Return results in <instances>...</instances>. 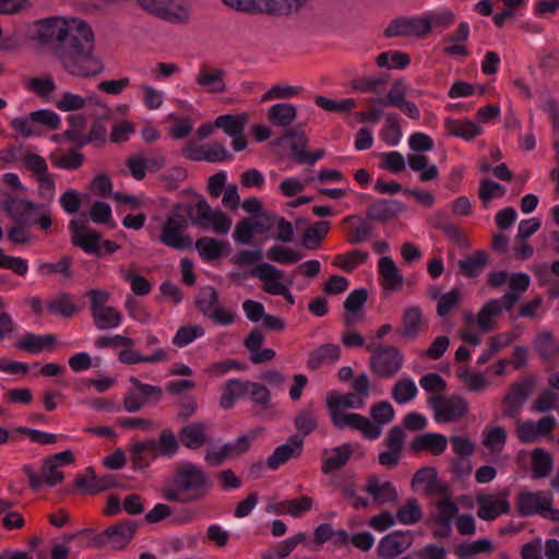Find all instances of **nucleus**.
Returning <instances> with one entry per match:
<instances>
[{
    "label": "nucleus",
    "instance_id": "nucleus-25",
    "mask_svg": "<svg viewBox=\"0 0 559 559\" xmlns=\"http://www.w3.org/2000/svg\"><path fill=\"white\" fill-rule=\"evenodd\" d=\"M504 309L502 299H491L486 302L476 316L477 325L483 333L491 332L496 329V318Z\"/></svg>",
    "mask_w": 559,
    "mask_h": 559
},
{
    "label": "nucleus",
    "instance_id": "nucleus-2",
    "mask_svg": "<svg viewBox=\"0 0 559 559\" xmlns=\"http://www.w3.org/2000/svg\"><path fill=\"white\" fill-rule=\"evenodd\" d=\"M211 489L207 473L192 462L178 464L167 485L162 488V496L168 502L190 504L204 500Z\"/></svg>",
    "mask_w": 559,
    "mask_h": 559
},
{
    "label": "nucleus",
    "instance_id": "nucleus-62",
    "mask_svg": "<svg viewBox=\"0 0 559 559\" xmlns=\"http://www.w3.org/2000/svg\"><path fill=\"white\" fill-rule=\"evenodd\" d=\"M368 258V253L361 250H354L347 254H338L335 257L334 264L345 271H353L357 265L364 263Z\"/></svg>",
    "mask_w": 559,
    "mask_h": 559
},
{
    "label": "nucleus",
    "instance_id": "nucleus-33",
    "mask_svg": "<svg viewBox=\"0 0 559 559\" xmlns=\"http://www.w3.org/2000/svg\"><path fill=\"white\" fill-rule=\"evenodd\" d=\"M423 313L418 307H407L403 313L400 335L406 340L415 338L421 330Z\"/></svg>",
    "mask_w": 559,
    "mask_h": 559
},
{
    "label": "nucleus",
    "instance_id": "nucleus-57",
    "mask_svg": "<svg viewBox=\"0 0 559 559\" xmlns=\"http://www.w3.org/2000/svg\"><path fill=\"white\" fill-rule=\"evenodd\" d=\"M87 475H90L91 484L86 487V495H95L117 486L112 475L96 476L93 467H87Z\"/></svg>",
    "mask_w": 559,
    "mask_h": 559
},
{
    "label": "nucleus",
    "instance_id": "nucleus-26",
    "mask_svg": "<svg viewBox=\"0 0 559 559\" xmlns=\"http://www.w3.org/2000/svg\"><path fill=\"white\" fill-rule=\"evenodd\" d=\"M448 439L441 433H425L415 437L411 443L414 452L428 451L432 455H440L447 449Z\"/></svg>",
    "mask_w": 559,
    "mask_h": 559
},
{
    "label": "nucleus",
    "instance_id": "nucleus-52",
    "mask_svg": "<svg viewBox=\"0 0 559 559\" xmlns=\"http://www.w3.org/2000/svg\"><path fill=\"white\" fill-rule=\"evenodd\" d=\"M52 165L62 169H78L83 165L84 155L76 150H70L66 154L52 153L50 155Z\"/></svg>",
    "mask_w": 559,
    "mask_h": 559
},
{
    "label": "nucleus",
    "instance_id": "nucleus-60",
    "mask_svg": "<svg viewBox=\"0 0 559 559\" xmlns=\"http://www.w3.org/2000/svg\"><path fill=\"white\" fill-rule=\"evenodd\" d=\"M93 99L94 97H88L85 99L79 94L66 92L57 100L56 107L61 111H74L82 109L85 107L87 100L92 102Z\"/></svg>",
    "mask_w": 559,
    "mask_h": 559
},
{
    "label": "nucleus",
    "instance_id": "nucleus-22",
    "mask_svg": "<svg viewBox=\"0 0 559 559\" xmlns=\"http://www.w3.org/2000/svg\"><path fill=\"white\" fill-rule=\"evenodd\" d=\"M423 487V490L427 495L432 493H445L448 491L447 485L438 481V474L436 468L425 466L419 468L412 480V487Z\"/></svg>",
    "mask_w": 559,
    "mask_h": 559
},
{
    "label": "nucleus",
    "instance_id": "nucleus-6",
    "mask_svg": "<svg viewBox=\"0 0 559 559\" xmlns=\"http://www.w3.org/2000/svg\"><path fill=\"white\" fill-rule=\"evenodd\" d=\"M438 423H453L463 418L468 412L466 401L460 395H435L428 399Z\"/></svg>",
    "mask_w": 559,
    "mask_h": 559
},
{
    "label": "nucleus",
    "instance_id": "nucleus-7",
    "mask_svg": "<svg viewBox=\"0 0 559 559\" xmlns=\"http://www.w3.org/2000/svg\"><path fill=\"white\" fill-rule=\"evenodd\" d=\"M136 528L138 524L132 520L109 526L92 539V546L97 548L110 546L114 549H122L132 539Z\"/></svg>",
    "mask_w": 559,
    "mask_h": 559
},
{
    "label": "nucleus",
    "instance_id": "nucleus-18",
    "mask_svg": "<svg viewBox=\"0 0 559 559\" xmlns=\"http://www.w3.org/2000/svg\"><path fill=\"white\" fill-rule=\"evenodd\" d=\"M405 435L401 427L396 426L390 429L385 444L386 451L379 454V463L385 467H394L399 464L402 450L404 448Z\"/></svg>",
    "mask_w": 559,
    "mask_h": 559
},
{
    "label": "nucleus",
    "instance_id": "nucleus-27",
    "mask_svg": "<svg viewBox=\"0 0 559 559\" xmlns=\"http://www.w3.org/2000/svg\"><path fill=\"white\" fill-rule=\"evenodd\" d=\"M341 357V348L335 344H323L309 355L307 366L311 370L319 369L322 365L333 364Z\"/></svg>",
    "mask_w": 559,
    "mask_h": 559
},
{
    "label": "nucleus",
    "instance_id": "nucleus-39",
    "mask_svg": "<svg viewBox=\"0 0 559 559\" xmlns=\"http://www.w3.org/2000/svg\"><path fill=\"white\" fill-rule=\"evenodd\" d=\"M250 385V381H241L238 379L227 381L224 393L221 397V406L223 408L233 407L235 399L243 396L249 391Z\"/></svg>",
    "mask_w": 559,
    "mask_h": 559
},
{
    "label": "nucleus",
    "instance_id": "nucleus-10",
    "mask_svg": "<svg viewBox=\"0 0 559 559\" xmlns=\"http://www.w3.org/2000/svg\"><path fill=\"white\" fill-rule=\"evenodd\" d=\"M309 0H253L250 13H265L277 16L298 14Z\"/></svg>",
    "mask_w": 559,
    "mask_h": 559
},
{
    "label": "nucleus",
    "instance_id": "nucleus-1",
    "mask_svg": "<svg viewBox=\"0 0 559 559\" xmlns=\"http://www.w3.org/2000/svg\"><path fill=\"white\" fill-rule=\"evenodd\" d=\"M34 38L51 52L70 75L87 79L104 71L103 61L94 52V34L82 20H41L35 26Z\"/></svg>",
    "mask_w": 559,
    "mask_h": 559
},
{
    "label": "nucleus",
    "instance_id": "nucleus-32",
    "mask_svg": "<svg viewBox=\"0 0 559 559\" xmlns=\"http://www.w3.org/2000/svg\"><path fill=\"white\" fill-rule=\"evenodd\" d=\"M448 134L462 138L466 141L473 140L481 133V128L471 120H455L448 118L444 121Z\"/></svg>",
    "mask_w": 559,
    "mask_h": 559
},
{
    "label": "nucleus",
    "instance_id": "nucleus-28",
    "mask_svg": "<svg viewBox=\"0 0 559 559\" xmlns=\"http://www.w3.org/2000/svg\"><path fill=\"white\" fill-rule=\"evenodd\" d=\"M533 346L543 360L559 357V340L550 331L539 332L533 341Z\"/></svg>",
    "mask_w": 559,
    "mask_h": 559
},
{
    "label": "nucleus",
    "instance_id": "nucleus-42",
    "mask_svg": "<svg viewBox=\"0 0 559 559\" xmlns=\"http://www.w3.org/2000/svg\"><path fill=\"white\" fill-rule=\"evenodd\" d=\"M407 87L403 80H395L385 97L370 98L369 103L376 102L383 106L399 108L406 100Z\"/></svg>",
    "mask_w": 559,
    "mask_h": 559
},
{
    "label": "nucleus",
    "instance_id": "nucleus-14",
    "mask_svg": "<svg viewBox=\"0 0 559 559\" xmlns=\"http://www.w3.org/2000/svg\"><path fill=\"white\" fill-rule=\"evenodd\" d=\"M251 274L263 281V292L272 295H285L286 286L281 283L284 273L274 265L261 263L252 270Z\"/></svg>",
    "mask_w": 559,
    "mask_h": 559
},
{
    "label": "nucleus",
    "instance_id": "nucleus-58",
    "mask_svg": "<svg viewBox=\"0 0 559 559\" xmlns=\"http://www.w3.org/2000/svg\"><path fill=\"white\" fill-rule=\"evenodd\" d=\"M313 500L310 497L302 496L299 499L284 501L278 507V512L288 513L294 518L299 516L312 508Z\"/></svg>",
    "mask_w": 559,
    "mask_h": 559
},
{
    "label": "nucleus",
    "instance_id": "nucleus-16",
    "mask_svg": "<svg viewBox=\"0 0 559 559\" xmlns=\"http://www.w3.org/2000/svg\"><path fill=\"white\" fill-rule=\"evenodd\" d=\"M507 492H500L498 495H486L477 498L479 508L477 515L486 521H491L498 518L500 514H506L510 511V503L507 499Z\"/></svg>",
    "mask_w": 559,
    "mask_h": 559
},
{
    "label": "nucleus",
    "instance_id": "nucleus-37",
    "mask_svg": "<svg viewBox=\"0 0 559 559\" xmlns=\"http://www.w3.org/2000/svg\"><path fill=\"white\" fill-rule=\"evenodd\" d=\"M119 360L122 364L134 365L140 362H158L168 359V354L163 348H157L150 356L141 355L140 353L132 349V347H126L118 355Z\"/></svg>",
    "mask_w": 559,
    "mask_h": 559
},
{
    "label": "nucleus",
    "instance_id": "nucleus-12",
    "mask_svg": "<svg viewBox=\"0 0 559 559\" xmlns=\"http://www.w3.org/2000/svg\"><path fill=\"white\" fill-rule=\"evenodd\" d=\"M412 544L413 537L409 532L395 531L380 540L377 552L380 558L392 559L407 550Z\"/></svg>",
    "mask_w": 559,
    "mask_h": 559
},
{
    "label": "nucleus",
    "instance_id": "nucleus-45",
    "mask_svg": "<svg viewBox=\"0 0 559 559\" xmlns=\"http://www.w3.org/2000/svg\"><path fill=\"white\" fill-rule=\"evenodd\" d=\"M282 140L290 141V148L294 152L298 163H305L307 159V143L308 139L305 132L298 128L288 130L282 138Z\"/></svg>",
    "mask_w": 559,
    "mask_h": 559
},
{
    "label": "nucleus",
    "instance_id": "nucleus-40",
    "mask_svg": "<svg viewBox=\"0 0 559 559\" xmlns=\"http://www.w3.org/2000/svg\"><path fill=\"white\" fill-rule=\"evenodd\" d=\"M329 230V222H316L312 226L305 230L301 237V245L308 249H317L320 246L322 239L328 235Z\"/></svg>",
    "mask_w": 559,
    "mask_h": 559
},
{
    "label": "nucleus",
    "instance_id": "nucleus-15",
    "mask_svg": "<svg viewBox=\"0 0 559 559\" xmlns=\"http://www.w3.org/2000/svg\"><path fill=\"white\" fill-rule=\"evenodd\" d=\"M557 426V420L552 416H545L537 423L532 420L524 421L518 426V438L524 443H532L538 438L549 435Z\"/></svg>",
    "mask_w": 559,
    "mask_h": 559
},
{
    "label": "nucleus",
    "instance_id": "nucleus-19",
    "mask_svg": "<svg viewBox=\"0 0 559 559\" xmlns=\"http://www.w3.org/2000/svg\"><path fill=\"white\" fill-rule=\"evenodd\" d=\"M304 439L299 435H293L285 444L277 447L267 457L266 465L276 469L292 457H298L302 451Z\"/></svg>",
    "mask_w": 559,
    "mask_h": 559
},
{
    "label": "nucleus",
    "instance_id": "nucleus-46",
    "mask_svg": "<svg viewBox=\"0 0 559 559\" xmlns=\"http://www.w3.org/2000/svg\"><path fill=\"white\" fill-rule=\"evenodd\" d=\"M488 254L485 251H476L472 257L459 261L460 272L467 277H475L487 264Z\"/></svg>",
    "mask_w": 559,
    "mask_h": 559
},
{
    "label": "nucleus",
    "instance_id": "nucleus-11",
    "mask_svg": "<svg viewBox=\"0 0 559 559\" xmlns=\"http://www.w3.org/2000/svg\"><path fill=\"white\" fill-rule=\"evenodd\" d=\"M429 34V24L425 16L399 17L393 20L384 29L386 37L415 36L425 37Z\"/></svg>",
    "mask_w": 559,
    "mask_h": 559
},
{
    "label": "nucleus",
    "instance_id": "nucleus-55",
    "mask_svg": "<svg viewBox=\"0 0 559 559\" xmlns=\"http://www.w3.org/2000/svg\"><path fill=\"white\" fill-rule=\"evenodd\" d=\"M314 102L318 107L332 112H349L356 107V102L353 98L334 100L319 95Z\"/></svg>",
    "mask_w": 559,
    "mask_h": 559
},
{
    "label": "nucleus",
    "instance_id": "nucleus-50",
    "mask_svg": "<svg viewBox=\"0 0 559 559\" xmlns=\"http://www.w3.org/2000/svg\"><path fill=\"white\" fill-rule=\"evenodd\" d=\"M533 477H546L552 468V459L544 449L537 448L532 452Z\"/></svg>",
    "mask_w": 559,
    "mask_h": 559
},
{
    "label": "nucleus",
    "instance_id": "nucleus-13",
    "mask_svg": "<svg viewBox=\"0 0 559 559\" xmlns=\"http://www.w3.org/2000/svg\"><path fill=\"white\" fill-rule=\"evenodd\" d=\"M178 438L180 443L189 450H198L212 443L209 425L203 421H193L183 426L178 432Z\"/></svg>",
    "mask_w": 559,
    "mask_h": 559
},
{
    "label": "nucleus",
    "instance_id": "nucleus-35",
    "mask_svg": "<svg viewBox=\"0 0 559 559\" xmlns=\"http://www.w3.org/2000/svg\"><path fill=\"white\" fill-rule=\"evenodd\" d=\"M229 247L228 242L217 240L211 237H201L195 242V249L199 254L207 261L217 260L222 257L223 252Z\"/></svg>",
    "mask_w": 559,
    "mask_h": 559
},
{
    "label": "nucleus",
    "instance_id": "nucleus-44",
    "mask_svg": "<svg viewBox=\"0 0 559 559\" xmlns=\"http://www.w3.org/2000/svg\"><path fill=\"white\" fill-rule=\"evenodd\" d=\"M421 518V507L415 498L406 499L405 503L396 512V521L405 525L416 524Z\"/></svg>",
    "mask_w": 559,
    "mask_h": 559
},
{
    "label": "nucleus",
    "instance_id": "nucleus-54",
    "mask_svg": "<svg viewBox=\"0 0 559 559\" xmlns=\"http://www.w3.org/2000/svg\"><path fill=\"white\" fill-rule=\"evenodd\" d=\"M198 309L204 314L209 316L216 306H218V293L211 286L203 287L199 290L195 299Z\"/></svg>",
    "mask_w": 559,
    "mask_h": 559
},
{
    "label": "nucleus",
    "instance_id": "nucleus-43",
    "mask_svg": "<svg viewBox=\"0 0 559 559\" xmlns=\"http://www.w3.org/2000/svg\"><path fill=\"white\" fill-rule=\"evenodd\" d=\"M94 324L99 330L114 329L122 321L121 313L114 307H104L92 313Z\"/></svg>",
    "mask_w": 559,
    "mask_h": 559
},
{
    "label": "nucleus",
    "instance_id": "nucleus-47",
    "mask_svg": "<svg viewBox=\"0 0 559 559\" xmlns=\"http://www.w3.org/2000/svg\"><path fill=\"white\" fill-rule=\"evenodd\" d=\"M296 114L295 106L283 103L272 106L269 110L267 118L275 124L287 127L295 120Z\"/></svg>",
    "mask_w": 559,
    "mask_h": 559
},
{
    "label": "nucleus",
    "instance_id": "nucleus-36",
    "mask_svg": "<svg viewBox=\"0 0 559 559\" xmlns=\"http://www.w3.org/2000/svg\"><path fill=\"white\" fill-rule=\"evenodd\" d=\"M353 448L349 443H345L341 447L332 450V455L323 459L322 472L328 475L334 471L341 469L346 465L350 456L353 455Z\"/></svg>",
    "mask_w": 559,
    "mask_h": 559
},
{
    "label": "nucleus",
    "instance_id": "nucleus-34",
    "mask_svg": "<svg viewBox=\"0 0 559 559\" xmlns=\"http://www.w3.org/2000/svg\"><path fill=\"white\" fill-rule=\"evenodd\" d=\"M365 404L362 396L356 393L341 394L331 392L326 396L328 411H345L347 408H361Z\"/></svg>",
    "mask_w": 559,
    "mask_h": 559
},
{
    "label": "nucleus",
    "instance_id": "nucleus-8",
    "mask_svg": "<svg viewBox=\"0 0 559 559\" xmlns=\"http://www.w3.org/2000/svg\"><path fill=\"white\" fill-rule=\"evenodd\" d=\"M187 227V219L181 214L175 213L168 216L163 225L159 240L167 247L176 250L190 249L192 240L190 237L183 235Z\"/></svg>",
    "mask_w": 559,
    "mask_h": 559
},
{
    "label": "nucleus",
    "instance_id": "nucleus-29",
    "mask_svg": "<svg viewBox=\"0 0 559 559\" xmlns=\"http://www.w3.org/2000/svg\"><path fill=\"white\" fill-rule=\"evenodd\" d=\"M379 273L382 277L384 289L396 290L403 284V276L390 257H382L379 260Z\"/></svg>",
    "mask_w": 559,
    "mask_h": 559
},
{
    "label": "nucleus",
    "instance_id": "nucleus-53",
    "mask_svg": "<svg viewBox=\"0 0 559 559\" xmlns=\"http://www.w3.org/2000/svg\"><path fill=\"white\" fill-rule=\"evenodd\" d=\"M417 394V388L413 380L408 378L400 379L392 388V397L399 404H405L413 400Z\"/></svg>",
    "mask_w": 559,
    "mask_h": 559
},
{
    "label": "nucleus",
    "instance_id": "nucleus-63",
    "mask_svg": "<svg viewBox=\"0 0 559 559\" xmlns=\"http://www.w3.org/2000/svg\"><path fill=\"white\" fill-rule=\"evenodd\" d=\"M255 231L257 230L253 225V218H242L236 224L234 239L238 243L248 245L251 242Z\"/></svg>",
    "mask_w": 559,
    "mask_h": 559
},
{
    "label": "nucleus",
    "instance_id": "nucleus-41",
    "mask_svg": "<svg viewBox=\"0 0 559 559\" xmlns=\"http://www.w3.org/2000/svg\"><path fill=\"white\" fill-rule=\"evenodd\" d=\"M248 118L246 115H222L215 120V127L231 136L243 133Z\"/></svg>",
    "mask_w": 559,
    "mask_h": 559
},
{
    "label": "nucleus",
    "instance_id": "nucleus-5",
    "mask_svg": "<svg viewBox=\"0 0 559 559\" xmlns=\"http://www.w3.org/2000/svg\"><path fill=\"white\" fill-rule=\"evenodd\" d=\"M551 491H522L518 496L516 510L521 516L538 514L551 522H559V509L552 508Z\"/></svg>",
    "mask_w": 559,
    "mask_h": 559
},
{
    "label": "nucleus",
    "instance_id": "nucleus-56",
    "mask_svg": "<svg viewBox=\"0 0 559 559\" xmlns=\"http://www.w3.org/2000/svg\"><path fill=\"white\" fill-rule=\"evenodd\" d=\"M504 193H506V188L503 186H501L500 183H498L489 178H485L480 181L478 195H479V199L485 207L488 206L489 202L493 198L503 197Z\"/></svg>",
    "mask_w": 559,
    "mask_h": 559
},
{
    "label": "nucleus",
    "instance_id": "nucleus-21",
    "mask_svg": "<svg viewBox=\"0 0 559 559\" xmlns=\"http://www.w3.org/2000/svg\"><path fill=\"white\" fill-rule=\"evenodd\" d=\"M404 205L396 200H379L367 209V216L371 221L386 223L403 212Z\"/></svg>",
    "mask_w": 559,
    "mask_h": 559
},
{
    "label": "nucleus",
    "instance_id": "nucleus-23",
    "mask_svg": "<svg viewBox=\"0 0 559 559\" xmlns=\"http://www.w3.org/2000/svg\"><path fill=\"white\" fill-rule=\"evenodd\" d=\"M225 74L223 69L203 66L195 81L210 93H223L226 90Z\"/></svg>",
    "mask_w": 559,
    "mask_h": 559
},
{
    "label": "nucleus",
    "instance_id": "nucleus-61",
    "mask_svg": "<svg viewBox=\"0 0 559 559\" xmlns=\"http://www.w3.org/2000/svg\"><path fill=\"white\" fill-rule=\"evenodd\" d=\"M102 235L96 230H87L80 237H75L72 243L87 253H98Z\"/></svg>",
    "mask_w": 559,
    "mask_h": 559
},
{
    "label": "nucleus",
    "instance_id": "nucleus-4",
    "mask_svg": "<svg viewBox=\"0 0 559 559\" xmlns=\"http://www.w3.org/2000/svg\"><path fill=\"white\" fill-rule=\"evenodd\" d=\"M151 15L171 24H186L190 20V0H135Z\"/></svg>",
    "mask_w": 559,
    "mask_h": 559
},
{
    "label": "nucleus",
    "instance_id": "nucleus-59",
    "mask_svg": "<svg viewBox=\"0 0 559 559\" xmlns=\"http://www.w3.org/2000/svg\"><path fill=\"white\" fill-rule=\"evenodd\" d=\"M462 300L460 288H453L451 292L440 296L437 305V313L439 317H445L453 309L457 308Z\"/></svg>",
    "mask_w": 559,
    "mask_h": 559
},
{
    "label": "nucleus",
    "instance_id": "nucleus-20",
    "mask_svg": "<svg viewBox=\"0 0 559 559\" xmlns=\"http://www.w3.org/2000/svg\"><path fill=\"white\" fill-rule=\"evenodd\" d=\"M531 384L526 381L515 382L511 385L509 393L503 400V414L516 418L522 406L530 396Z\"/></svg>",
    "mask_w": 559,
    "mask_h": 559
},
{
    "label": "nucleus",
    "instance_id": "nucleus-9",
    "mask_svg": "<svg viewBox=\"0 0 559 559\" xmlns=\"http://www.w3.org/2000/svg\"><path fill=\"white\" fill-rule=\"evenodd\" d=\"M333 425L338 429L353 428L364 433L366 438L377 439L381 429L367 417L359 414L345 413V411H329Z\"/></svg>",
    "mask_w": 559,
    "mask_h": 559
},
{
    "label": "nucleus",
    "instance_id": "nucleus-30",
    "mask_svg": "<svg viewBox=\"0 0 559 559\" xmlns=\"http://www.w3.org/2000/svg\"><path fill=\"white\" fill-rule=\"evenodd\" d=\"M530 276L525 273H516L509 280L510 292L501 298L507 311L511 310L520 300L521 294L526 292L530 286Z\"/></svg>",
    "mask_w": 559,
    "mask_h": 559
},
{
    "label": "nucleus",
    "instance_id": "nucleus-48",
    "mask_svg": "<svg viewBox=\"0 0 559 559\" xmlns=\"http://www.w3.org/2000/svg\"><path fill=\"white\" fill-rule=\"evenodd\" d=\"M409 167L415 171H421L420 180L430 181L438 177L439 170L437 166H428V157L421 154H412L407 157Z\"/></svg>",
    "mask_w": 559,
    "mask_h": 559
},
{
    "label": "nucleus",
    "instance_id": "nucleus-49",
    "mask_svg": "<svg viewBox=\"0 0 559 559\" xmlns=\"http://www.w3.org/2000/svg\"><path fill=\"white\" fill-rule=\"evenodd\" d=\"M388 81L384 75L361 76L349 82V86L354 91L362 93H378L384 88Z\"/></svg>",
    "mask_w": 559,
    "mask_h": 559
},
{
    "label": "nucleus",
    "instance_id": "nucleus-51",
    "mask_svg": "<svg viewBox=\"0 0 559 559\" xmlns=\"http://www.w3.org/2000/svg\"><path fill=\"white\" fill-rule=\"evenodd\" d=\"M459 507L449 499H441L436 502V512L431 515L437 524H452V520L457 515Z\"/></svg>",
    "mask_w": 559,
    "mask_h": 559
},
{
    "label": "nucleus",
    "instance_id": "nucleus-3",
    "mask_svg": "<svg viewBox=\"0 0 559 559\" xmlns=\"http://www.w3.org/2000/svg\"><path fill=\"white\" fill-rule=\"evenodd\" d=\"M367 350L371 352L370 370L379 378H393L403 367L404 356L396 346L369 344Z\"/></svg>",
    "mask_w": 559,
    "mask_h": 559
},
{
    "label": "nucleus",
    "instance_id": "nucleus-24",
    "mask_svg": "<svg viewBox=\"0 0 559 559\" xmlns=\"http://www.w3.org/2000/svg\"><path fill=\"white\" fill-rule=\"evenodd\" d=\"M1 210L19 225L27 223V215L35 209L31 201L8 197L0 202Z\"/></svg>",
    "mask_w": 559,
    "mask_h": 559
},
{
    "label": "nucleus",
    "instance_id": "nucleus-17",
    "mask_svg": "<svg viewBox=\"0 0 559 559\" xmlns=\"http://www.w3.org/2000/svg\"><path fill=\"white\" fill-rule=\"evenodd\" d=\"M364 490L372 497L374 503L382 506L388 503H396L399 493L391 481L381 480L372 475L367 478Z\"/></svg>",
    "mask_w": 559,
    "mask_h": 559
},
{
    "label": "nucleus",
    "instance_id": "nucleus-38",
    "mask_svg": "<svg viewBox=\"0 0 559 559\" xmlns=\"http://www.w3.org/2000/svg\"><path fill=\"white\" fill-rule=\"evenodd\" d=\"M492 543L487 538L477 539L473 543H462L454 548V554L460 559H474L479 554H491Z\"/></svg>",
    "mask_w": 559,
    "mask_h": 559
},
{
    "label": "nucleus",
    "instance_id": "nucleus-64",
    "mask_svg": "<svg viewBox=\"0 0 559 559\" xmlns=\"http://www.w3.org/2000/svg\"><path fill=\"white\" fill-rule=\"evenodd\" d=\"M266 257L277 263H295L301 255L295 250L282 246H273L266 252Z\"/></svg>",
    "mask_w": 559,
    "mask_h": 559
},
{
    "label": "nucleus",
    "instance_id": "nucleus-31",
    "mask_svg": "<svg viewBox=\"0 0 559 559\" xmlns=\"http://www.w3.org/2000/svg\"><path fill=\"white\" fill-rule=\"evenodd\" d=\"M56 344V337L51 334L36 335L33 333L25 334L15 346L19 349L25 350L31 354H37L47 349H52Z\"/></svg>",
    "mask_w": 559,
    "mask_h": 559
}]
</instances>
